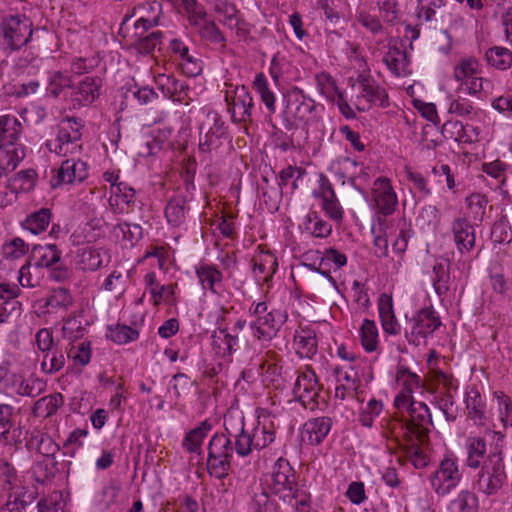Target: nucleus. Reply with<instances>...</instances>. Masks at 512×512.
Segmentation results:
<instances>
[{
  "label": "nucleus",
  "mask_w": 512,
  "mask_h": 512,
  "mask_svg": "<svg viewBox=\"0 0 512 512\" xmlns=\"http://www.w3.org/2000/svg\"><path fill=\"white\" fill-rule=\"evenodd\" d=\"M270 490L298 512H310L311 495L299 487L293 468L286 459L280 458L273 466Z\"/></svg>",
  "instance_id": "f257e3e1"
},
{
  "label": "nucleus",
  "mask_w": 512,
  "mask_h": 512,
  "mask_svg": "<svg viewBox=\"0 0 512 512\" xmlns=\"http://www.w3.org/2000/svg\"><path fill=\"white\" fill-rule=\"evenodd\" d=\"M232 416L224 417L225 431L234 437L235 452L240 457L249 456L254 450H262L275 440L273 423L261 422L249 432L244 428V417H239L235 423Z\"/></svg>",
  "instance_id": "f03ea898"
},
{
  "label": "nucleus",
  "mask_w": 512,
  "mask_h": 512,
  "mask_svg": "<svg viewBox=\"0 0 512 512\" xmlns=\"http://www.w3.org/2000/svg\"><path fill=\"white\" fill-rule=\"evenodd\" d=\"M33 32V22L26 15H4L0 20V51L5 56L19 52L29 45Z\"/></svg>",
  "instance_id": "7ed1b4c3"
},
{
  "label": "nucleus",
  "mask_w": 512,
  "mask_h": 512,
  "mask_svg": "<svg viewBox=\"0 0 512 512\" xmlns=\"http://www.w3.org/2000/svg\"><path fill=\"white\" fill-rule=\"evenodd\" d=\"M136 11L140 17L134 25L135 36L137 37L134 46L139 53L149 54L161 43L163 37L161 31H153L146 34L150 28L159 25L161 3L156 0L146 2L139 5Z\"/></svg>",
  "instance_id": "20e7f679"
},
{
  "label": "nucleus",
  "mask_w": 512,
  "mask_h": 512,
  "mask_svg": "<svg viewBox=\"0 0 512 512\" xmlns=\"http://www.w3.org/2000/svg\"><path fill=\"white\" fill-rule=\"evenodd\" d=\"M235 451L234 437L226 433H216L208 444L207 471L210 476L224 479L231 468V459Z\"/></svg>",
  "instance_id": "39448f33"
},
{
  "label": "nucleus",
  "mask_w": 512,
  "mask_h": 512,
  "mask_svg": "<svg viewBox=\"0 0 512 512\" xmlns=\"http://www.w3.org/2000/svg\"><path fill=\"white\" fill-rule=\"evenodd\" d=\"M83 127L84 124L80 118H63L58 124L56 138L46 142L47 149L59 156L73 154L79 148L77 142L82 137Z\"/></svg>",
  "instance_id": "423d86ee"
},
{
  "label": "nucleus",
  "mask_w": 512,
  "mask_h": 512,
  "mask_svg": "<svg viewBox=\"0 0 512 512\" xmlns=\"http://www.w3.org/2000/svg\"><path fill=\"white\" fill-rule=\"evenodd\" d=\"M507 476L501 451L491 452L479 471L475 487L486 495L497 493Z\"/></svg>",
  "instance_id": "0eeeda50"
},
{
  "label": "nucleus",
  "mask_w": 512,
  "mask_h": 512,
  "mask_svg": "<svg viewBox=\"0 0 512 512\" xmlns=\"http://www.w3.org/2000/svg\"><path fill=\"white\" fill-rule=\"evenodd\" d=\"M461 479L462 473L458 460L453 456H445L430 476L431 486L439 496L448 495L458 486Z\"/></svg>",
  "instance_id": "6e6552de"
},
{
  "label": "nucleus",
  "mask_w": 512,
  "mask_h": 512,
  "mask_svg": "<svg viewBox=\"0 0 512 512\" xmlns=\"http://www.w3.org/2000/svg\"><path fill=\"white\" fill-rule=\"evenodd\" d=\"M440 325L441 321L436 312L432 308H423L408 320L405 328V338L410 344L418 346Z\"/></svg>",
  "instance_id": "1a4fd4ad"
},
{
  "label": "nucleus",
  "mask_w": 512,
  "mask_h": 512,
  "mask_svg": "<svg viewBox=\"0 0 512 512\" xmlns=\"http://www.w3.org/2000/svg\"><path fill=\"white\" fill-rule=\"evenodd\" d=\"M61 255V251L55 244L35 246L33 249L35 266L38 268H48L49 277L57 282H64L71 275L68 267L61 261Z\"/></svg>",
  "instance_id": "9d476101"
},
{
  "label": "nucleus",
  "mask_w": 512,
  "mask_h": 512,
  "mask_svg": "<svg viewBox=\"0 0 512 512\" xmlns=\"http://www.w3.org/2000/svg\"><path fill=\"white\" fill-rule=\"evenodd\" d=\"M228 140L227 127L224 121L216 114H207L200 125L199 150L203 153L217 151Z\"/></svg>",
  "instance_id": "9b49d317"
},
{
  "label": "nucleus",
  "mask_w": 512,
  "mask_h": 512,
  "mask_svg": "<svg viewBox=\"0 0 512 512\" xmlns=\"http://www.w3.org/2000/svg\"><path fill=\"white\" fill-rule=\"evenodd\" d=\"M321 390L322 385L319 383L315 372L308 367L299 373L293 387L296 399L304 408L311 411H314L319 406Z\"/></svg>",
  "instance_id": "f8f14e48"
},
{
  "label": "nucleus",
  "mask_w": 512,
  "mask_h": 512,
  "mask_svg": "<svg viewBox=\"0 0 512 512\" xmlns=\"http://www.w3.org/2000/svg\"><path fill=\"white\" fill-rule=\"evenodd\" d=\"M410 420L406 422V433L411 441L424 443L428 439L432 416L428 406L423 402H412L408 407Z\"/></svg>",
  "instance_id": "ddd939ff"
},
{
  "label": "nucleus",
  "mask_w": 512,
  "mask_h": 512,
  "mask_svg": "<svg viewBox=\"0 0 512 512\" xmlns=\"http://www.w3.org/2000/svg\"><path fill=\"white\" fill-rule=\"evenodd\" d=\"M360 89L357 96V109L366 111L372 105L387 107L389 105L388 95L384 88L380 87L377 81L367 74H360L357 78Z\"/></svg>",
  "instance_id": "4468645a"
},
{
  "label": "nucleus",
  "mask_w": 512,
  "mask_h": 512,
  "mask_svg": "<svg viewBox=\"0 0 512 512\" xmlns=\"http://www.w3.org/2000/svg\"><path fill=\"white\" fill-rule=\"evenodd\" d=\"M287 320V315L279 310H272L256 318L250 323L253 336L262 342H269L277 336L281 326Z\"/></svg>",
  "instance_id": "2eb2a0df"
},
{
  "label": "nucleus",
  "mask_w": 512,
  "mask_h": 512,
  "mask_svg": "<svg viewBox=\"0 0 512 512\" xmlns=\"http://www.w3.org/2000/svg\"><path fill=\"white\" fill-rule=\"evenodd\" d=\"M284 102V113L299 121H307L316 108L315 101L298 87H293L284 94Z\"/></svg>",
  "instance_id": "dca6fc26"
},
{
  "label": "nucleus",
  "mask_w": 512,
  "mask_h": 512,
  "mask_svg": "<svg viewBox=\"0 0 512 512\" xmlns=\"http://www.w3.org/2000/svg\"><path fill=\"white\" fill-rule=\"evenodd\" d=\"M102 88V79L98 76H85L77 84H73L70 94L74 108L91 105L99 98Z\"/></svg>",
  "instance_id": "f3484780"
},
{
  "label": "nucleus",
  "mask_w": 512,
  "mask_h": 512,
  "mask_svg": "<svg viewBox=\"0 0 512 512\" xmlns=\"http://www.w3.org/2000/svg\"><path fill=\"white\" fill-rule=\"evenodd\" d=\"M372 200L379 214L388 216L394 213L398 204V198L388 178L379 177L374 181Z\"/></svg>",
  "instance_id": "a211bd4d"
},
{
  "label": "nucleus",
  "mask_w": 512,
  "mask_h": 512,
  "mask_svg": "<svg viewBox=\"0 0 512 512\" xmlns=\"http://www.w3.org/2000/svg\"><path fill=\"white\" fill-rule=\"evenodd\" d=\"M313 197L321 200V206L326 216L335 222L343 219V208L336 196L334 188L325 176L319 179V187L313 191Z\"/></svg>",
  "instance_id": "6ab92c4d"
},
{
  "label": "nucleus",
  "mask_w": 512,
  "mask_h": 512,
  "mask_svg": "<svg viewBox=\"0 0 512 512\" xmlns=\"http://www.w3.org/2000/svg\"><path fill=\"white\" fill-rule=\"evenodd\" d=\"M5 387L19 396L35 398L46 389V382L34 375L25 378L20 373H11Z\"/></svg>",
  "instance_id": "aec40b11"
},
{
  "label": "nucleus",
  "mask_w": 512,
  "mask_h": 512,
  "mask_svg": "<svg viewBox=\"0 0 512 512\" xmlns=\"http://www.w3.org/2000/svg\"><path fill=\"white\" fill-rule=\"evenodd\" d=\"M88 177L87 164L81 160L67 159L62 162L57 174L51 180L53 188L63 184L80 183Z\"/></svg>",
  "instance_id": "412c9836"
},
{
  "label": "nucleus",
  "mask_w": 512,
  "mask_h": 512,
  "mask_svg": "<svg viewBox=\"0 0 512 512\" xmlns=\"http://www.w3.org/2000/svg\"><path fill=\"white\" fill-rule=\"evenodd\" d=\"M157 84L165 97L184 105L189 104L191 100L189 96L190 89L185 81L172 75H160L157 78Z\"/></svg>",
  "instance_id": "4be33fe9"
},
{
  "label": "nucleus",
  "mask_w": 512,
  "mask_h": 512,
  "mask_svg": "<svg viewBox=\"0 0 512 512\" xmlns=\"http://www.w3.org/2000/svg\"><path fill=\"white\" fill-rule=\"evenodd\" d=\"M232 110V118L235 121L245 122L251 119L253 98L245 86H237L231 103H228Z\"/></svg>",
  "instance_id": "5701e85b"
},
{
  "label": "nucleus",
  "mask_w": 512,
  "mask_h": 512,
  "mask_svg": "<svg viewBox=\"0 0 512 512\" xmlns=\"http://www.w3.org/2000/svg\"><path fill=\"white\" fill-rule=\"evenodd\" d=\"M106 250L85 246L77 250L76 263L84 271H95L108 263Z\"/></svg>",
  "instance_id": "b1692460"
},
{
  "label": "nucleus",
  "mask_w": 512,
  "mask_h": 512,
  "mask_svg": "<svg viewBox=\"0 0 512 512\" xmlns=\"http://www.w3.org/2000/svg\"><path fill=\"white\" fill-rule=\"evenodd\" d=\"M452 230L455 244L461 254L470 252L475 247V231L467 219H455L452 224Z\"/></svg>",
  "instance_id": "393cba45"
},
{
  "label": "nucleus",
  "mask_w": 512,
  "mask_h": 512,
  "mask_svg": "<svg viewBox=\"0 0 512 512\" xmlns=\"http://www.w3.org/2000/svg\"><path fill=\"white\" fill-rule=\"evenodd\" d=\"M378 310L384 332L390 335H397L400 331V326L394 314L392 297L382 294L378 301Z\"/></svg>",
  "instance_id": "a878e982"
},
{
  "label": "nucleus",
  "mask_w": 512,
  "mask_h": 512,
  "mask_svg": "<svg viewBox=\"0 0 512 512\" xmlns=\"http://www.w3.org/2000/svg\"><path fill=\"white\" fill-rule=\"evenodd\" d=\"M332 427V419L329 417H317L308 420L304 424V432L308 435L311 445H319L326 438Z\"/></svg>",
  "instance_id": "bb28decb"
},
{
  "label": "nucleus",
  "mask_w": 512,
  "mask_h": 512,
  "mask_svg": "<svg viewBox=\"0 0 512 512\" xmlns=\"http://www.w3.org/2000/svg\"><path fill=\"white\" fill-rule=\"evenodd\" d=\"M384 62L391 73L397 77L406 76L410 73L408 71V54L405 50H402L397 46L389 47L387 53L384 56Z\"/></svg>",
  "instance_id": "cd10ccee"
},
{
  "label": "nucleus",
  "mask_w": 512,
  "mask_h": 512,
  "mask_svg": "<svg viewBox=\"0 0 512 512\" xmlns=\"http://www.w3.org/2000/svg\"><path fill=\"white\" fill-rule=\"evenodd\" d=\"M25 157L23 146L0 145V170L7 174L16 169L21 160Z\"/></svg>",
  "instance_id": "c85d7f7f"
},
{
  "label": "nucleus",
  "mask_w": 512,
  "mask_h": 512,
  "mask_svg": "<svg viewBox=\"0 0 512 512\" xmlns=\"http://www.w3.org/2000/svg\"><path fill=\"white\" fill-rule=\"evenodd\" d=\"M188 211L186 198L182 195H176L168 201L165 216L170 225L179 227L185 222Z\"/></svg>",
  "instance_id": "c756f323"
},
{
  "label": "nucleus",
  "mask_w": 512,
  "mask_h": 512,
  "mask_svg": "<svg viewBox=\"0 0 512 512\" xmlns=\"http://www.w3.org/2000/svg\"><path fill=\"white\" fill-rule=\"evenodd\" d=\"M212 429L208 420L202 421L197 427L189 431L183 439L182 446L189 453L200 454L202 443Z\"/></svg>",
  "instance_id": "7c9ffc66"
},
{
  "label": "nucleus",
  "mask_w": 512,
  "mask_h": 512,
  "mask_svg": "<svg viewBox=\"0 0 512 512\" xmlns=\"http://www.w3.org/2000/svg\"><path fill=\"white\" fill-rule=\"evenodd\" d=\"M484 59L488 66L506 71L512 66V51L506 47L493 46L486 50Z\"/></svg>",
  "instance_id": "2f4dec72"
},
{
  "label": "nucleus",
  "mask_w": 512,
  "mask_h": 512,
  "mask_svg": "<svg viewBox=\"0 0 512 512\" xmlns=\"http://www.w3.org/2000/svg\"><path fill=\"white\" fill-rule=\"evenodd\" d=\"M52 218V211L49 208H40L27 215L22 222V227L34 235L44 232L49 226Z\"/></svg>",
  "instance_id": "473e14b6"
},
{
  "label": "nucleus",
  "mask_w": 512,
  "mask_h": 512,
  "mask_svg": "<svg viewBox=\"0 0 512 512\" xmlns=\"http://www.w3.org/2000/svg\"><path fill=\"white\" fill-rule=\"evenodd\" d=\"M467 451L466 464L470 468H479L486 454V442L479 436H469L465 443Z\"/></svg>",
  "instance_id": "72a5a7b5"
},
{
  "label": "nucleus",
  "mask_w": 512,
  "mask_h": 512,
  "mask_svg": "<svg viewBox=\"0 0 512 512\" xmlns=\"http://www.w3.org/2000/svg\"><path fill=\"white\" fill-rule=\"evenodd\" d=\"M21 131L22 125L16 117L0 116V145H15Z\"/></svg>",
  "instance_id": "f704fd0d"
},
{
  "label": "nucleus",
  "mask_w": 512,
  "mask_h": 512,
  "mask_svg": "<svg viewBox=\"0 0 512 512\" xmlns=\"http://www.w3.org/2000/svg\"><path fill=\"white\" fill-rule=\"evenodd\" d=\"M253 86L257 93L260 95L261 101L265 105L268 114L267 121H272V114L276 112V97L275 94L269 87L268 81L263 73H259L256 75Z\"/></svg>",
  "instance_id": "c9c22d12"
},
{
  "label": "nucleus",
  "mask_w": 512,
  "mask_h": 512,
  "mask_svg": "<svg viewBox=\"0 0 512 512\" xmlns=\"http://www.w3.org/2000/svg\"><path fill=\"white\" fill-rule=\"evenodd\" d=\"M465 403L468 411V417L477 425L484 424L485 403L477 389L472 388L467 391Z\"/></svg>",
  "instance_id": "e433bc0d"
},
{
  "label": "nucleus",
  "mask_w": 512,
  "mask_h": 512,
  "mask_svg": "<svg viewBox=\"0 0 512 512\" xmlns=\"http://www.w3.org/2000/svg\"><path fill=\"white\" fill-rule=\"evenodd\" d=\"M64 403L62 394L54 393L38 399L33 405V415L39 418H48L55 414Z\"/></svg>",
  "instance_id": "4c0bfd02"
},
{
  "label": "nucleus",
  "mask_w": 512,
  "mask_h": 512,
  "mask_svg": "<svg viewBox=\"0 0 512 512\" xmlns=\"http://www.w3.org/2000/svg\"><path fill=\"white\" fill-rule=\"evenodd\" d=\"M196 275L203 289L217 294L216 285L223 281L222 272L212 264H202L196 268Z\"/></svg>",
  "instance_id": "58836bf2"
},
{
  "label": "nucleus",
  "mask_w": 512,
  "mask_h": 512,
  "mask_svg": "<svg viewBox=\"0 0 512 512\" xmlns=\"http://www.w3.org/2000/svg\"><path fill=\"white\" fill-rule=\"evenodd\" d=\"M73 297L66 288L53 289L47 297L45 306L48 312H65L73 305Z\"/></svg>",
  "instance_id": "ea45409f"
},
{
  "label": "nucleus",
  "mask_w": 512,
  "mask_h": 512,
  "mask_svg": "<svg viewBox=\"0 0 512 512\" xmlns=\"http://www.w3.org/2000/svg\"><path fill=\"white\" fill-rule=\"evenodd\" d=\"M146 288L150 292L153 302L158 305L163 300H168L174 295L173 285H161L156 279L155 272H149L144 277Z\"/></svg>",
  "instance_id": "a19ab883"
},
{
  "label": "nucleus",
  "mask_w": 512,
  "mask_h": 512,
  "mask_svg": "<svg viewBox=\"0 0 512 512\" xmlns=\"http://www.w3.org/2000/svg\"><path fill=\"white\" fill-rule=\"evenodd\" d=\"M213 346L218 349V353L222 356H231L237 349L239 338L238 335H231L227 329H219L212 336Z\"/></svg>",
  "instance_id": "79ce46f5"
},
{
  "label": "nucleus",
  "mask_w": 512,
  "mask_h": 512,
  "mask_svg": "<svg viewBox=\"0 0 512 512\" xmlns=\"http://www.w3.org/2000/svg\"><path fill=\"white\" fill-rule=\"evenodd\" d=\"M65 365V355L58 347L42 353L41 371L45 374H55Z\"/></svg>",
  "instance_id": "37998d69"
},
{
  "label": "nucleus",
  "mask_w": 512,
  "mask_h": 512,
  "mask_svg": "<svg viewBox=\"0 0 512 512\" xmlns=\"http://www.w3.org/2000/svg\"><path fill=\"white\" fill-rule=\"evenodd\" d=\"M294 341L301 357H311L317 352L316 335L312 330L302 329L295 335Z\"/></svg>",
  "instance_id": "c03bdc74"
},
{
  "label": "nucleus",
  "mask_w": 512,
  "mask_h": 512,
  "mask_svg": "<svg viewBox=\"0 0 512 512\" xmlns=\"http://www.w3.org/2000/svg\"><path fill=\"white\" fill-rule=\"evenodd\" d=\"M360 340L366 352H373L378 347V329L373 320L364 319L360 327Z\"/></svg>",
  "instance_id": "a18cd8bd"
},
{
  "label": "nucleus",
  "mask_w": 512,
  "mask_h": 512,
  "mask_svg": "<svg viewBox=\"0 0 512 512\" xmlns=\"http://www.w3.org/2000/svg\"><path fill=\"white\" fill-rule=\"evenodd\" d=\"M451 512H478V499L468 490L461 491L449 505Z\"/></svg>",
  "instance_id": "49530a36"
},
{
  "label": "nucleus",
  "mask_w": 512,
  "mask_h": 512,
  "mask_svg": "<svg viewBox=\"0 0 512 512\" xmlns=\"http://www.w3.org/2000/svg\"><path fill=\"white\" fill-rule=\"evenodd\" d=\"M72 86V80L68 75L59 71L54 72L49 77L48 85L46 88V95L49 97L58 98L65 89H72Z\"/></svg>",
  "instance_id": "de8ad7c7"
},
{
  "label": "nucleus",
  "mask_w": 512,
  "mask_h": 512,
  "mask_svg": "<svg viewBox=\"0 0 512 512\" xmlns=\"http://www.w3.org/2000/svg\"><path fill=\"white\" fill-rule=\"evenodd\" d=\"M449 266L444 263H436L433 266V287L435 292L439 295H445L449 291Z\"/></svg>",
  "instance_id": "09e8293b"
},
{
  "label": "nucleus",
  "mask_w": 512,
  "mask_h": 512,
  "mask_svg": "<svg viewBox=\"0 0 512 512\" xmlns=\"http://www.w3.org/2000/svg\"><path fill=\"white\" fill-rule=\"evenodd\" d=\"M67 356L72 358L74 363L80 366H85L91 359V346L89 341H81L79 343L70 342L67 348Z\"/></svg>",
  "instance_id": "8fccbe9b"
},
{
  "label": "nucleus",
  "mask_w": 512,
  "mask_h": 512,
  "mask_svg": "<svg viewBox=\"0 0 512 512\" xmlns=\"http://www.w3.org/2000/svg\"><path fill=\"white\" fill-rule=\"evenodd\" d=\"M480 66V63L476 58H465L455 66L454 77L457 81L462 83L466 79H470L480 74Z\"/></svg>",
  "instance_id": "3c124183"
},
{
  "label": "nucleus",
  "mask_w": 512,
  "mask_h": 512,
  "mask_svg": "<svg viewBox=\"0 0 512 512\" xmlns=\"http://www.w3.org/2000/svg\"><path fill=\"white\" fill-rule=\"evenodd\" d=\"M58 471V462L55 457L43 458L42 460L37 461L34 467L36 480L40 483L51 480L55 477Z\"/></svg>",
  "instance_id": "603ef678"
},
{
  "label": "nucleus",
  "mask_w": 512,
  "mask_h": 512,
  "mask_svg": "<svg viewBox=\"0 0 512 512\" xmlns=\"http://www.w3.org/2000/svg\"><path fill=\"white\" fill-rule=\"evenodd\" d=\"M467 214L474 222H481L485 214L487 199L484 195L473 193L466 198Z\"/></svg>",
  "instance_id": "864d4df0"
},
{
  "label": "nucleus",
  "mask_w": 512,
  "mask_h": 512,
  "mask_svg": "<svg viewBox=\"0 0 512 512\" xmlns=\"http://www.w3.org/2000/svg\"><path fill=\"white\" fill-rule=\"evenodd\" d=\"M196 30L201 39L212 44L225 45L226 37L213 20H207Z\"/></svg>",
  "instance_id": "5fc2aeb1"
},
{
  "label": "nucleus",
  "mask_w": 512,
  "mask_h": 512,
  "mask_svg": "<svg viewBox=\"0 0 512 512\" xmlns=\"http://www.w3.org/2000/svg\"><path fill=\"white\" fill-rule=\"evenodd\" d=\"M305 230L315 237L324 238L331 234L332 227L322 220L316 212H312L306 217Z\"/></svg>",
  "instance_id": "6e6d98bb"
},
{
  "label": "nucleus",
  "mask_w": 512,
  "mask_h": 512,
  "mask_svg": "<svg viewBox=\"0 0 512 512\" xmlns=\"http://www.w3.org/2000/svg\"><path fill=\"white\" fill-rule=\"evenodd\" d=\"M138 336L137 330L120 324L115 327H110L107 334V337L117 344H126L130 341H134Z\"/></svg>",
  "instance_id": "4d7b16f0"
},
{
  "label": "nucleus",
  "mask_w": 512,
  "mask_h": 512,
  "mask_svg": "<svg viewBox=\"0 0 512 512\" xmlns=\"http://www.w3.org/2000/svg\"><path fill=\"white\" fill-rule=\"evenodd\" d=\"M277 267L276 258L269 254L260 262L254 263V273L258 280L268 281L276 272Z\"/></svg>",
  "instance_id": "13d9d810"
},
{
  "label": "nucleus",
  "mask_w": 512,
  "mask_h": 512,
  "mask_svg": "<svg viewBox=\"0 0 512 512\" xmlns=\"http://www.w3.org/2000/svg\"><path fill=\"white\" fill-rule=\"evenodd\" d=\"M494 398L497 400L501 422L504 426H512V399L502 391L494 392Z\"/></svg>",
  "instance_id": "bf43d9fd"
},
{
  "label": "nucleus",
  "mask_w": 512,
  "mask_h": 512,
  "mask_svg": "<svg viewBox=\"0 0 512 512\" xmlns=\"http://www.w3.org/2000/svg\"><path fill=\"white\" fill-rule=\"evenodd\" d=\"M315 80L321 94L334 101L339 91L333 77L326 72H321L315 76Z\"/></svg>",
  "instance_id": "052dcab7"
},
{
  "label": "nucleus",
  "mask_w": 512,
  "mask_h": 512,
  "mask_svg": "<svg viewBox=\"0 0 512 512\" xmlns=\"http://www.w3.org/2000/svg\"><path fill=\"white\" fill-rule=\"evenodd\" d=\"M382 410L383 404L376 399H371L361 410L358 420L361 425L371 428L373 426L374 419L380 415Z\"/></svg>",
  "instance_id": "680f3d73"
},
{
  "label": "nucleus",
  "mask_w": 512,
  "mask_h": 512,
  "mask_svg": "<svg viewBox=\"0 0 512 512\" xmlns=\"http://www.w3.org/2000/svg\"><path fill=\"white\" fill-rule=\"evenodd\" d=\"M13 412V406L8 404H0V444H6L8 441V435L13 426Z\"/></svg>",
  "instance_id": "e2e57ef3"
},
{
  "label": "nucleus",
  "mask_w": 512,
  "mask_h": 512,
  "mask_svg": "<svg viewBox=\"0 0 512 512\" xmlns=\"http://www.w3.org/2000/svg\"><path fill=\"white\" fill-rule=\"evenodd\" d=\"M84 333L85 328L80 320L76 317H69L66 319L62 328V334L65 339L70 342H75L76 340L81 339L84 336Z\"/></svg>",
  "instance_id": "0e129e2a"
},
{
  "label": "nucleus",
  "mask_w": 512,
  "mask_h": 512,
  "mask_svg": "<svg viewBox=\"0 0 512 512\" xmlns=\"http://www.w3.org/2000/svg\"><path fill=\"white\" fill-rule=\"evenodd\" d=\"M376 4L384 21L393 23L399 19L400 8L398 0H376Z\"/></svg>",
  "instance_id": "69168bd1"
},
{
  "label": "nucleus",
  "mask_w": 512,
  "mask_h": 512,
  "mask_svg": "<svg viewBox=\"0 0 512 512\" xmlns=\"http://www.w3.org/2000/svg\"><path fill=\"white\" fill-rule=\"evenodd\" d=\"M114 232H120L124 240L131 245L138 242L143 236V229L136 223H120L114 227Z\"/></svg>",
  "instance_id": "338daca9"
},
{
  "label": "nucleus",
  "mask_w": 512,
  "mask_h": 512,
  "mask_svg": "<svg viewBox=\"0 0 512 512\" xmlns=\"http://www.w3.org/2000/svg\"><path fill=\"white\" fill-rule=\"evenodd\" d=\"M357 21L362 27L371 32L373 35L382 34L384 32V27L380 19L366 11H361L358 13Z\"/></svg>",
  "instance_id": "774afa93"
}]
</instances>
